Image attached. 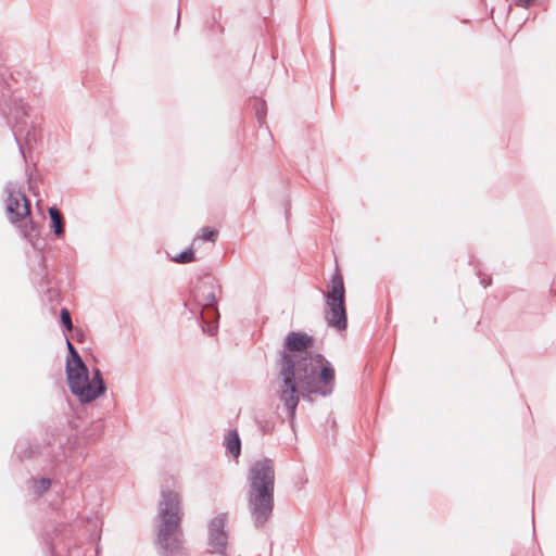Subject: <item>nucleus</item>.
<instances>
[{"mask_svg":"<svg viewBox=\"0 0 556 556\" xmlns=\"http://www.w3.org/2000/svg\"><path fill=\"white\" fill-rule=\"evenodd\" d=\"M314 339L304 332L291 331L285 339V348L279 361V400L293 427L299 405V387L302 393L328 396L334 388V369L326 357L308 352Z\"/></svg>","mask_w":556,"mask_h":556,"instance_id":"obj_1","label":"nucleus"},{"mask_svg":"<svg viewBox=\"0 0 556 556\" xmlns=\"http://www.w3.org/2000/svg\"><path fill=\"white\" fill-rule=\"evenodd\" d=\"M181 497L173 490H161L157 514L154 517L155 546L161 556H188L181 527Z\"/></svg>","mask_w":556,"mask_h":556,"instance_id":"obj_2","label":"nucleus"},{"mask_svg":"<svg viewBox=\"0 0 556 556\" xmlns=\"http://www.w3.org/2000/svg\"><path fill=\"white\" fill-rule=\"evenodd\" d=\"M248 508L256 529L263 528L271 518L275 498V467L270 458L252 464L248 473Z\"/></svg>","mask_w":556,"mask_h":556,"instance_id":"obj_3","label":"nucleus"},{"mask_svg":"<svg viewBox=\"0 0 556 556\" xmlns=\"http://www.w3.org/2000/svg\"><path fill=\"white\" fill-rule=\"evenodd\" d=\"M65 371L70 391L81 403H91L106 391L101 370L93 368L92 377L89 378V369L75 346H71L68 352Z\"/></svg>","mask_w":556,"mask_h":556,"instance_id":"obj_4","label":"nucleus"},{"mask_svg":"<svg viewBox=\"0 0 556 556\" xmlns=\"http://www.w3.org/2000/svg\"><path fill=\"white\" fill-rule=\"evenodd\" d=\"M220 287L217 281L207 277L200 280L191 290L189 299L185 301V307L192 315L200 314V325L203 332L214 336L217 331L219 313L217 309L216 291Z\"/></svg>","mask_w":556,"mask_h":556,"instance_id":"obj_5","label":"nucleus"},{"mask_svg":"<svg viewBox=\"0 0 556 556\" xmlns=\"http://www.w3.org/2000/svg\"><path fill=\"white\" fill-rule=\"evenodd\" d=\"M329 290L324 294L326 299L325 318L329 327L339 331L348 327V315L345 308V287L343 276L339 268H336L329 282Z\"/></svg>","mask_w":556,"mask_h":556,"instance_id":"obj_6","label":"nucleus"},{"mask_svg":"<svg viewBox=\"0 0 556 556\" xmlns=\"http://www.w3.org/2000/svg\"><path fill=\"white\" fill-rule=\"evenodd\" d=\"M4 191L7 193L5 212L8 219L16 225L30 215V201L16 182H7Z\"/></svg>","mask_w":556,"mask_h":556,"instance_id":"obj_7","label":"nucleus"},{"mask_svg":"<svg viewBox=\"0 0 556 556\" xmlns=\"http://www.w3.org/2000/svg\"><path fill=\"white\" fill-rule=\"evenodd\" d=\"M227 522V513H220L210 520L207 526V545L210 553H215L219 556H228L227 546L229 532L226 529Z\"/></svg>","mask_w":556,"mask_h":556,"instance_id":"obj_8","label":"nucleus"},{"mask_svg":"<svg viewBox=\"0 0 556 556\" xmlns=\"http://www.w3.org/2000/svg\"><path fill=\"white\" fill-rule=\"evenodd\" d=\"M50 216V227L56 238H63L65 235V222L61 211L56 206L48 210Z\"/></svg>","mask_w":556,"mask_h":556,"instance_id":"obj_9","label":"nucleus"},{"mask_svg":"<svg viewBox=\"0 0 556 556\" xmlns=\"http://www.w3.org/2000/svg\"><path fill=\"white\" fill-rule=\"evenodd\" d=\"M104 433V421L102 419H98L92 421L88 427H86L83 431V438L87 441L93 442L99 440Z\"/></svg>","mask_w":556,"mask_h":556,"instance_id":"obj_10","label":"nucleus"},{"mask_svg":"<svg viewBox=\"0 0 556 556\" xmlns=\"http://www.w3.org/2000/svg\"><path fill=\"white\" fill-rule=\"evenodd\" d=\"M226 448L232 457H238L241 453V440L237 430H230L226 435Z\"/></svg>","mask_w":556,"mask_h":556,"instance_id":"obj_11","label":"nucleus"},{"mask_svg":"<svg viewBox=\"0 0 556 556\" xmlns=\"http://www.w3.org/2000/svg\"><path fill=\"white\" fill-rule=\"evenodd\" d=\"M24 224L20 226L22 236L29 241L33 247H36L34 239L38 237V230L36 224L31 219H24Z\"/></svg>","mask_w":556,"mask_h":556,"instance_id":"obj_12","label":"nucleus"},{"mask_svg":"<svg viewBox=\"0 0 556 556\" xmlns=\"http://www.w3.org/2000/svg\"><path fill=\"white\" fill-rule=\"evenodd\" d=\"M173 260L178 264H188L195 260V254L194 251L191 248H189L177 254L175 257H173Z\"/></svg>","mask_w":556,"mask_h":556,"instance_id":"obj_13","label":"nucleus"},{"mask_svg":"<svg viewBox=\"0 0 556 556\" xmlns=\"http://www.w3.org/2000/svg\"><path fill=\"white\" fill-rule=\"evenodd\" d=\"M34 480V492L37 495H41L51 486V480L49 478H40L39 480Z\"/></svg>","mask_w":556,"mask_h":556,"instance_id":"obj_14","label":"nucleus"},{"mask_svg":"<svg viewBox=\"0 0 556 556\" xmlns=\"http://www.w3.org/2000/svg\"><path fill=\"white\" fill-rule=\"evenodd\" d=\"M254 106H255V115H256L257 122H258L260 126H262L265 123L266 102L264 100H256Z\"/></svg>","mask_w":556,"mask_h":556,"instance_id":"obj_15","label":"nucleus"},{"mask_svg":"<svg viewBox=\"0 0 556 556\" xmlns=\"http://www.w3.org/2000/svg\"><path fill=\"white\" fill-rule=\"evenodd\" d=\"M60 319L66 331H72L73 323L71 313L67 308H62L60 313Z\"/></svg>","mask_w":556,"mask_h":556,"instance_id":"obj_16","label":"nucleus"},{"mask_svg":"<svg viewBox=\"0 0 556 556\" xmlns=\"http://www.w3.org/2000/svg\"><path fill=\"white\" fill-rule=\"evenodd\" d=\"M217 230L215 229H212L210 227H203L202 228V236L201 238L204 240V241H212L214 242L217 238Z\"/></svg>","mask_w":556,"mask_h":556,"instance_id":"obj_17","label":"nucleus"},{"mask_svg":"<svg viewBox=\"0 0 556 556\" xmlns=\"http://www.w3.org/2000/svg\"><path fill=\"white\" fill-rule=\"evenodd\" d=\"M17 454L21 459L30 457L33 454V448L31 446H28L26 451H18Z\"/></svg>","mask_w":556,"mask_h":556,"instance_id":"obj_18","label":"nucleus"},{"mask_svg":"<svg viewBox=\"0 0 556 556\" xmlns=\"http://www.w3.org/2000/svg\"><path fill=\"white\" fill-rule=\"evenodd\" d=\"M534 0H515V4L521 8H528Z\"/></svg>","mask_w":556,"mask_h":556,"instance_id":"obj_19","label":"nucleus"},{"mask_svg":"<svg viewBox=\"0 0 556 556\" xmlns=\"http://www.w3.org/2000/svg\"><path fill=\"white\" fill-rule=\"evenodd\" d=\"M480 282L484 288H486L492 283V279L490 277H488V278L483 277L480 279Z\"/></svg>","mask_w":556,"mask_h":556,"instance_id":"obj_20","label":"nucleus"},{"mask_svg":"<svg viewBox=\"0 0 556 556\" xmlns=\"http://www.w3.org/2000/svg\"><path fill=\"white\" fill-rule=\"evenodd\" d=\"M260 427H261V430H262V432H263V433H268V432H270V429H271V428H270V426H269L267 422H266V424H264V425L260 422Z\"/></svg>","mask_w":556,"mask_h":556,"instance_id":"obj_21","label":"nucleus"},{"mask_svg":"<svg viewBox=\"0 0 556 556\" xmlns=\"http://www.w3.org/2000/svg\"><path fill=\"white\" fill-rule=\"evenodd\" d=\"M66 346H67L68 352L71 351V346H74L73 343L68 339H66Z\"/></svg>","mask_w":556,"mask_h":556,"instance_id":"obj_22","label":"nucleus"},{"mask_svg":"<svg viewBox=\"0 0 556 556\" xmlns=\"http://www.w3.org/2000/svg\"><path fill=\"white\" fill-rule=\"evenodd\" d=\"M26 138H27V141L30 140V132H27Z\"/></svg>","mask_w":556,"mask_h":556,"instance_id":"obj_23","label":"nucleus"},{"mask_svg":"<svg viewBox=\"0 0 556 556\" xmlns=\"http://www.w3.org/2000/svg\"><path fill=\"white\" fill-rule=\"evenodd\" d=\"M177 18H180V13L178 12ZM179 24V20H177V25Z\"/></svg>","mask_w":556,"mask_h":556,"instance_id":"obj_24","label":"nucleus"}]
</instances>
